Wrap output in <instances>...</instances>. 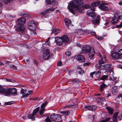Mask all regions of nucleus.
Masks as SVG:
<instances>
[{
    "mask_svg": "<svg viewBox=\"0 0 122 122\" xmlns=\"http://www.w3.org/2000/svg\"><path fill=\"white\" fill-rule=\"evenodd\" d=\"M83 3L82 1L81 0H74L73 2L70 3L68 7L69 11L73 14L76 11L83 13V9H87L90 8L91 6L88 4L84 5L81 8L80 5Z\"/></svg>",
    "mask_w": 122,
    "mask_h": 122,
    "instance_id": "nucleus-1",
    "label": "nucleus"
},
{
    "mask_svg": "<svg viewBox=\"0 0 122 122\" xmlns=\"http://www.w3.org/2000/svg\"><path fill=\"white\" fill-rule=\"evenodd\" d=\"M82 50L83 52L86 53L89 52V56L90 59H92L94 57L95 53L94 50L93 49H91V47L89 46H85L83 48Z\"/></svg>",
    "mask_w": 122,
    "mask_h": 122,
    "instance_id": "nucleus-2",
    "label": "nucleus"
},
{
    "mask_svg": "<svg viewBox=\"0 0 122 122\" xmlns=\"http://www.w3.org/2000/svg\"><path fill=\"white\" fill-rule=\"evenodd\" d=\"M116 15L112 18L111 21L112 23L114 25L116 24L119 20L122 19L121 16L122 14L121 12L117 11L116 13Z\"/></svg>",
    "mask_w": 122,
    "mask_h": 122,
    "instance_id": "nucleus-3",
    "label": "nucleus"
},
{
    "mask_svg": "<svg viewBox=\"0 0 122 122\" xmlns=\"http://www.w3.org/2000/svg\"><path fill=\"white\" fill-rule=\"evenodd\" d=\"M50 50L48 49L45 50L43 55V58L45 60L48 59L50 57Z\"/></svg>",
    "mask_w": 122,
    "mask_h": 122,
    "instance_id": "nucleus-4",
    "label": "nucleus"
},
{
    "mask_svg": "<svg viewBox=\"0 0 122 122\" xmlns=\"http://www.w3.org/2000/svg\"><path fill=\"white\" fill-rule=\"evenodd\" d=\"M48 102H46L45 103H43L41 106V109L40 110L39 112V114L40 115H42L44 113V111L45 110V107L46 105L48 104Z\"/></svg>",
    "mask_w": 122,
    "mask_h": 122,
    "instance_id": "nucleus-5",
    "label": "nucleus"
},
{
    "mask_svg": "<svg viewBox=\"0 0 122 122\" xmlns=\"http://www.w3.org/2000/svg\"><path fill=\"white\" fill-rule=\"evenodd\" d=\"M55 39L57 45L61 46L63 42L61 37H55Z\"/></svg>",
    "mask_w": 122,
    "mask_h": 122,
    "instance_id": "nucleus-6",
    "label": "nucleus"
},
{
    "mask_svg": "<svg viewBox=\"0 0 122 122\" xmlns=\"http://www.w3.org/2000/svg\"><path fill=\"white\" fill-rule=\"evenodd\" d=\"M25 20L24 18L22 17L18 19L17 20V22L19 24L22 25L25 24Z\"/></svg>",
    "mask_w": 122,
    "mask_h": 122,
    "instance_id": "nucleus-7",
    "label": "nucleus"
},
{
    "mask_svg": "<svg viewBox=\"0 0 122 122\" xmlns=\"http://www.w3.org/2000/svg\"><path fill=\"white\" fill-rule=\"evenodd\" d=\"M36 27V25L35 22L32 21L29 25V28L31 30H34Z\"/></svg>",
    "mask_w": 122,
    "mask_h": 122,
    "instance_id": "nucleus-8",
    "label": "nucleus"
},
{
    "mask_svg": "<svg viewBox=\"0 0 122 122\" xmlns=\"http://www.w3.org/2000/svg\"><path fill=\"white\" fill-rule=\"evenodd\" d=\"M112 57L116 59L121 60L122 59V56H121L119 54L113 53L112 55Z\"/></svg>",
    "mask_w": 122,
    "mask_h": 122,
    "instance_id": "nucleus-9",
    "label": "nucleus"
},
{
    "mask_svg": "<svg viewBox=\"0 0 122 122\" xmlns=\"http://www.w3.org/2000/svg\"><path fill=\"white\" fill-rule=\"evenodd\" d=\"M76 59L79 61L80 62H84L85 59L84 56L82 55H78L76 57Z\"/></svg>",
    "mask_w": 122,
    "mask_h": 122,
    "instance_id": "nucleus-10",
    "label": "nucleus"
},
{
    "mask_svg": "<svg viewBox=\"0 0 122 122\" xmlns=\"http://www.w3.org/2000/svg\"><path fill=\"white\" fill-rule=\"evenodd\" d=\"M84 108L86 109V110L92 111L96 109L97 107L95 106H85Z\"/></svg>",
    "mask_w": 122,
    "mask_h": 122,
    "instance_id": "nucleus-11",
    "label": "nucleus"
},
{
    "mask_svg": "<svg viewBox=\"0 0 122 122\" xmlns=\"http://www.w3.org/2000/svg\"><path fill=\"white\" fill-rule=\"evenodd\" d=\"M107 5L102 4L99 6V8L100 9L103 11L107 10L108 8Z\"/></svg>",
    "mask_w": 122,
    "mask_h": 122,
    "instance_id": "nucleus-12",
    "label": "nucleus"
},
{
    "mask_svg": "<svg viewBox=\"0 0 122 122\" xmlns=\"http://www.w3.org/2000/svg\"><path fill=\"white\" fill-rule=\"evenodd\" d=\"M61 38L63 42L65 44L69 42V38L67 36L64 35Z\"/></svg>",
    "mask_w": 122,
    "mask_h": 122,
    "instance_id": "nucleus-13",
    "label": "nucleus"
},
{
    "mask_svg": "<svg viewBox=\"0 0 122 122\" xmlns=\"http://www.w3.org/2000/svg\"><path fill=\"white\" fill-rule=\"evenodd\" d=\"M101 59L98 61V62L100 64H103L106 63V56L103 55V58L101 56Z\"/></svg>",
    "mask_w": 122,
    "mask_h": 122,
    "instance_id": "nucleus-14",
    "label": "nucleus"
},
{
    "mask_svg": "<svg viewBox=\"0 0 122 122\" xmlns=\"http://www.w3.org/2000/svg\"><path fill=\"white\" fill-rule=\"evenodd\" d=\"M60 113L66 116H69L70 114V111L69 110L62 111L60 112Z\"/></svg>",
    "mask_w": 122,
    "mask_h": 122,
    "instance_id": "nucleus-15",
    "label": "nucleus"
},
{
    "mask_svg": "<svg viewBox=\"0 0 122 122\" xmlns=\"http://www.w3.org/2000/svg\"><path fill=\"white\" fill-rule=\"evenodd\" d=\"M118 114L117 112H116L114 113L112 118V120L114 122H117V117Z\"/></svg>",
    "mask_w": 122,
    "mask_h": 122,
    "instance_id": "nucleus-16",
    "label": "nucleus"
},
{
    "mask_svg": "<svg viewBox=\"0 0 122 122\" xmlns=\"http://www.w3.org/2000/svg\"><path fill=\"white\" fill-rule=\"evenodd\" d=\"M55 2V0H46V5H54Z\"/></svg>",
    "mask_w": 122,
    "mask_h": 122,
    "instance_id": "nucleus-17",
    "label": "nucleus"
},
{
    "mask_svg": "<svg viewBox=\"0 0 122 122\" xmlns=\"http://www.w3.org/2000/svg\"><path fill=\"white\" fill-rule=\"evenodd\" d=\"M4 93L6 95H10V88H8L6 89H5Z\"/></svg>",
    "mask_w": 122,
    "mask_h": 122,
    "instance_id": "nucleus-18",
    "label": "nucleus"
},
{
    "mask_svg": "<svg viewBox=\"0 0 122 122\" xmlns=\"http://www.w3.org/2000/svg\"><path fill=\"white\" fill-rule=\"evenodd\" d=\"M57 116V115L53 113V114L51 115L50 116V118L51 120L56 121V117Z\"/></svg>",
    "mask_w": 122,
    "mask_h": 122,
    "instance_id": "nucleus-19",
    "label": "nucleus"
},
{
    "mask_svg": "<svg viewBox=\"0 0 122 122\" xmlns=\"http://www.w3.org/2000/svg\"><path fill=\"white\" fill-rule=\"evenodd\" d=\"M16 31H20L23 32L24 30V27L23 26H20L18 28H17L15 29Z\"/></svg>",
    "mask_w": 122,
    "mask_h": 122,
    "instance_id": "nucleus-20",
    "label": "nucleus"
},
{
    "mask_svg": "<svg viewBox=\"0 0 122 122\" xmlns=\"http://www.w3.org/2000/svg\"><path fill=\"white\" fill-rule=\"evenodd\" d=\"M118 91V88L117 87L114 86L113 87L112 89V93L114 95L117 93Z\"/></svg>",
    "mask_w": 122,
    "mask_h": 122,
    "instance_id": "nucleus-21",
    "label": "nucleus"
},
{
    "mask_svg": "<svg viewBox=\"0 0 122 122\" xmlns=\"http://www.w3.org/2000/svg\"><path fill=\"white\" fill-rule=\"evenodd\" d=\"M64 21L65 22L67 26V28L69 27V25L71 24V21L67 18H66L64 20Z\"/></svg>",
    "mask_w": 122,
    "mask_h": 122,
    "instance_id": "nucleus-22",
    "label": "nucleus"
},
{
    "mask_svg": "<svg viewBox=\"0 0 122 122\" xmlns=\"http://www.w3.org/2000/svg\"><path fill=\"white\" fill-rule=\"evenodd\" d=\"M10 94L14 95L17 93L16 89L15 88H10Z\"/></svg>",
    "mask_w": 122,
    "mask_h": 122,
    "instance_id": "nucleus-23",
    "label": "nucleus"
},
{
    "mask_svg": "<svg viewBox=\"0 0 122 122\" xmlns=\"http://www.w3.org/2000/svg\"><path fill=\"white\" fill-rule=\"evenodd\" d=\"M100 20V17L99 16H97L96 19L92 20V22L94 24H98Z\"/></svg>",
    "mask_w": 122,
    "mask_h": 122,
    "instance_id": "nucleus-24",
    "label": "nucleus"
},
{
    "mask_svg": "<svg viewBox=\"0 0 122 122\" xmlns=\"http://www.w3.org/2000/svg\"><path fill=\"white\" fill-rule=\"evenodd\" d=\"M107 86L104 83H103L100 86V91L101 92H102Z\"/></svg>",
    "mask_w": 122,
    "mask_h": 122,
    "instance_id": "nucleus-25",
    "label": "nucleus"
},
{
    "mask_svg": "<svg viewBox=\"0 0 122 122\" xmlns=\"http://www.w3.org/2000/svg\"><path fill=\"white\" fill-rule=\"evenodd\" d=\"M106 108L109 114L111 115L112 114L113 110V108L108 107H107Z\"/></svg>",
    "mask_w": 122,
    "mask_h": 122,
    "instance_id": "nucleus-26",
    "label": "nucleus"
},
{
    "mask_svg": "<svg viewBox=\"0 0 122 122\" xmlns=\"http://www.w3.org/2000/svg\"><path fill=\"white\" fill-rule=\"evenodd\" d=\"M61 116L60 114L57 115V116L56 117V122H60L61 121Z\"/></svg>",
    "mask_w": 122,
    "mask_h": 122,
    "instance_id": "nucleus-27",
    "label": "nucleus"
},
{
    "mask_svg": "<svg viewBox=\"0 0 122 122\" xmlns=\"http://www.w3.org/2000/svg\"><path fill=\"white\" fill-rule=\"evenodd\" d=\"M22 13L20 14V15L23 16L25 17H28L30 16V15L27 13H26L25 12H22Z\"/></svg>",
    "mask_w": 122,
    "mask_h": 122,
    "instance_id": "nucleus-28",
    "label": "nucleus"
},
{
    "mask_svg": "<svg viewBox=\"0 0 122 122\" xmlns=\"http://www.w3.org/2000/svg\"><path fill=\"white\" fill-rule=\"evenodd\" d=\"M100 4L101 3L99 2H96L92 3L91 5L94 7L98 6L100 5Z\"/></svg>",
    "mask_w": 122,
    "mask_h": 122,
    "instance_id": "nucleus-29",
    "label": "nucleus"
},
{
    "mask_svg": "<svg viewBox=\"0 0 122 122\" xmlns=\"http://www.w3.org/2000/svg\"><path fill=\"white\" fill-rule=\"evenodd\" d=\"M60 31V30L58 29H53L52 31V33H54L55 34H57L59 33Z\"/></svg>",
    "mask_w": 122,
    "mask_h": 122,
    "instance_id": "nucleus-30",
    "label": "nucleus"
},
{
    "mask_svg": "<svg viewBox=\"0 0 122 122\" xmlns=\"http://www.w3.org/2000/svg\"><path fill=\"white\" fill-rule=\"evenodd\" d=\"M74 106L72 105H68L63 107V108H74Z\"/></svg>",
    "mask_w": 122,
    "mask_h": 122,
    "instance_id": "nucleus-31",
    "label": "nucleus"
},
{
    "mask_svg": "<svg viewBox=\"0 0 122 122\" xmlns=\"http://www.w3.org/2000/svg\"><path fill=\"white\" fill-rule=\"evenodd\" d=\"M108 76L109 75H104L101 77L100 79L102 80H106L107 79Z\"/></svg>",
    "mask_w": 122,
    "mask_h": 122,
    "instance_id": "nucleus-32",
    "label": "nucleus"
},
{
    "mask_svg": "<svg viewBox=\"0 0 122 122\" xmlns=\"http://www.w3.org/2000/svg\"><path fill=\"white\" fill-rule=\"evenodd\" d=\"M56 7L55 8H50L47 9V11H48V13H50L51 12L54 11Z\"/></svg>",
    "mask_w": 122,
    "mask_h": 122,
    "instance_id": "nucleus-33",
    "label": "nucleus"
},
{
    "mask_svg": "<svg viewBox=\"0 0 122 122\" xmlns=\"http://www.w3.org/2000/svg\"><path fill=\"white\" fill-rule=\"evenodd\" d=\"M34 115L33 114L30 115L28 117L29 118L32 119L33 120H35V118L34 116Z\"/></svg>",
    "mask_w": 122,
    "mask_h": 122,
    "instance_id": "nucleus-34",
    "label": "nucleus"
},
{
    "mask_svg": "<svg viewBox=\"0 0 122 122\" xmlns=\"http://www.w3.org/2000/svg\"><path fill=\"white\" fill-rule=\"evenodd\" d=\"M47 13H48V11H47V9L43 11L41 13V14L42 15H46Z\"/></svg>",
    "mask_w": 122,
    "mask_h": 122,
    "instance_id": "nucleus-35",
    "label": "nucleus"
},
{
    "mask_svg": "<svg viewBox=\"0 0 122 122\" xmlns=\"http://www.w3.org/2000/svg\"><path fill=\"white\" fill-rule=\"evenodd\" d=\"M39 108L40 107H39L35 109L33 111V114L34 115H35L39 110Z\"/></svg>",
    "mask_w": 122,
    "mask_h": 122,
    "instance_id": "nucleus-36",
    "label": "nucleus"
},
{
    "mask_svg": "<svg viewBox=\"0 0 122 122\" xmlns=\"http://www.w3.org/2000/svg\"><path fill=\"white\" fill-rule=\"evenodd\" d=\"M105 69L109 70L110 69V66L109 64L105 65L104 66Z\"/></svg>",
    "mask_w": 122,
    "mask_h": 122,
    "instance_id": "nucleus-37",
    "label": "nucleus"
},
{
    "mask_svg": "<svg viewBox=\"0 0 122 122\" xmlns=\"http://www.w3.org/2000/svg\"><path fill=\"white\" fill-rule=\"evenodd\" d=\"M5 90V89L0 86V93H3Z\"/></svg>",
    "mask_w": 122,
    "mask_h": 122,
    "instance_id": "nucleus-38",
    "label": "nucleus"
},
{
    "mask_svg": "<svg viewBox=\"0 0 122 122\" xmlns=\"http://www.w3.org/2000/svg\"><path fill=\"white\" fill-rule=\"evenodd\" d=\"M50 119V117H47V118L45 120L46 122H52L51 121Z\"/></svg>",
    "mask_w": 122,
    "mask_h": 122,
    "instance_id": "nucleus-39",
    "label": "nucleus"
},
{
    "mask_svg": "<svg viewBox=\"0 0 122 122\" xmlns=\"http://www.w3.org/2000/svg\"><path fill=\"white\" fill-rule=\"evenodd\" d=\"M36 34V32L34 30L33 31H31L30 32V35L31 36H34Z\"/></svg>",
    "mask_w": 122,
    "mask_h": 122,
    "instance_id": "nucleus-40",
    "label": "nucleus"
},
{
    "mask_svg": "<svg viewBox=\"0 0 122 122\" xmlns=\"http://www.w3.org/2000/svg\"><path fill=\"white\" fill-rule=\"evenodd\" d=\"M101 73V71L99 70L97 71L96 74L97 76L98 77H99Z\"/></svg>",
    "mask_w": 122,
    "mask_h": 122,
    "instance_id": "nucleus-41",
    "label": "nucleus"
},
{
    "mask_svg": "<svg viewBox=\"0 0 122 122\" xmlns=\"http://www.w3.org/2000/svg\"><path fill=\"white\" fill-rule=\"evenodd\" d=\"M13 103V102H5V105H10Z\"/></svg>",
    "mask_w": 122,
    "mask_h": 122,
    "instance_id": "nucleus-42",
    "label": "nucleus"
},
{
    "mask_svg": "<svg viewBox=\"0 0 122 122\" xmlns=\"http://www.w3.org/2000/svg\"><path fill=\"white\" fill-rule=\"evenodd\" d=\"M20 92L21 94L23 96L25 93V90L24 89H22Z\"/></svg>",
    "mask_w": 122,
    "mask_h": 122,
    "instance_id": "nucleus-43",
    "label": "nucleus"
},
{
    "mask_svg": "<svg viewBox=\"0 0 122 122\" xmlns=\"http://www.w3.org/2000/svg\"><path fill=\"white\" fill-rule=\"evenodd\" d=\"M10 66L11 68L13 69L14 70L16 69V67L14 65H11Z\"/></svg>",
    "mask_w": 122,
    "mask_h": 122,
    "instance_id": "nucleus-44",
    "label": "nucleus"
},
{
    "mask_svg": "<svg viewBox=\"0 0 122 122\" xmlns=\"http://www.w3.org/2000/svg\"><path fill=\"white\" fill-rule=\"evenodd\" d=\"M12 0H4V3L5 4H7L10 2Z\"/></svg>",
    "mask_w": 122,
    "mask_h": 122,
    "instance_id": "nucleus-45",
    "label": "nucleus"
},
{
    "mask_svg": "<svg viewBox=\"0 0 122 122\" xmlns=\"http://www.w3.org/2000/svg\"><path fill=\"white\" fill-rule=\"evenodd\" d=\"M71 54V53L69 51H67L65 52V55L67 56H69Z\"/></svg>",
    "mask_w": 122,
    "mask_h": 122,
    "instance_id": "nucleus-46",
    "label": "nucleus"
},
{
    "mask_svg": "<svg viewBox=\"0 0 122 122\" xmlns=\"http://www.w3.org/2000/svg\"><path fill=\"white\" fill-rule=\"evenodd\" d=\"M57 65L58 66H62V65L61 62L60 61H59L58 62Z\"/></svg>",
    "mask_w": 122,
    "mask_h": 122,
    "instance_id": "nucleus-47",
    "label": "nucleus"
},
{
    "mask_svg": "<svg viewBox=\"0 0 122 122\" xmlns=\"http://www.w3.org/2000/svg\"><path fill=\"white\" fill-rule=\"evenodd\" d=\"M29 94L28 93H26L25 95L24 94L22 96V97H28L29 95Z\"/></svg>",
    "mask_w": 122,
    "mask_h": 122,
    "instance_id": "nucleus-48",
    "label": "nucleus"
},
{
    "mask_svg": "<svg viewBox=\"0 0 122 122\" xmlns=\"http://www.w3.org/2000/svg\"><path fill=\"white\" fill-rule=\"evenodd\" d=\"M96 38L99 40H101L103 38L102 37H99L98 36H96Z\"/></svg>",
    "mask_w": 122,
    "mask_h": 122,
    "instance_id": "nucleus-49",
    "label": "nucleus"
},
{
    "mask_svg": "<svg viewBox=\"0 0 122 122\" xmlns=\"http://www.w3.org/2000/svg\"><path fill=\"white\" fill-rule=\"evenodd\" d=\"M118 53L121 56L122 55V49H121L118 51Z\"/></svg>",
    "mask_w": 122,
    "mask_h": 122,
    "instance_id": "nucleus-50",
    "label": "nucleus"
},
{
    "mask_svg": "<svg viewBox=\"0 0 122 122\" xmlns=\"http://www.w3.org/2000/svg\"><path fill=\"white\" fill-rule=\"evenodd\" d=\"M95 73V72H92L90 73V75L92 78H93V75Z\"/></svg>",
    "mask_w": 122,
    "mask_h": 122,
    "instance_id": "nucleus-51",
    "label": "nucleus"
},
{
    "mask_svg": "<svg viewBox=\"0 0 122 122\" xmlns=\"http://www.w3.org/2000/svg\"><path fill=\"white\" fill-rule=\"evenodd\" d=\"M116 27L117 28H119L121 27H122V22L119 25H117Z\"/></svg>",
    "mask_w": 122,
    "mask_h": 122,
    "instance_id": "nucleus-52",
    "label": "nucleus"
},
{
    "mask_svg": "<svg viewBox=\"0 0 122 122\" xmlns=\"http://www.w3.org/2000/svg\"><path fill=\"white\" fill-rule=\"evenodd\" d=\"M101 64H99L98 65H97V67L98 69H99L101 67Z\"/></svg>",
    "mask_w": 122,
    "mask_h": 122,
    "instance_id": "nucleus-53",
    "label": "nucleus"
},
{
    "mask_svg": "<svg viewBox=\"0 0 122 122\" xmlns=\"http://www.w3.org/2000/svg\"><path fill=\"white\" fill-rule=\"evenodd\" d=\"M91 34L92 35H93V36H96V33L95 32H91Z\"/></svg>",
    "mask_w": 122,
    "mask_h": 122,
    "instance_id": "nucleus-54",
    "label": "nucleus"
},
{
    "mask_svg": "<svg viewBox=\"0 0 122 122\" xmlns=\"http://www.w3.org/2000/svg\"><path fill=\"white\" fill-rule=\"evenodd\" d=\"M90 64V63H84L83 64V66H88V65H89Z\"/></svg>",
    "mask_w": 122,
    "mask_h": 122,
    "instance_id": "nucleus-55",
    "label": "nucleus"
},
{
    "mask_svg": "<svg viewBox=\"0 0 122 122\" xmlns=\"http://www.w3.org/2000/svg\"><path fill=\"white\" fill-rule=\"evenodd\" d=\"M84 72L83 71L81 70L79 72V74L81 75H82L83 73Z\"/></svg>",
    "mask_w": 122,
    "mask_h": 122,
    "instance_id": "nucleus-56",
    "label": "nucleus"
},
{
    "mask_svg": "<svg viewBox=\"0 0 122 122\" xmlns=\"http://www.w3.org/2000/svg\"><path fill=\"white\" fill-rule=\"evenodd\" d=\"M109 21H107L106 22V23H105L104 24L105 25H109Z\"/></svg>",
    "mask_w": 122,
    "mask_h": 122,
    "instance_id": "nucleus-57",
    "label": "nucleus"
},
{
    "mask_svg": "<svg viewBox=\"0 0 122 122\" xmlns=\"http://www.w3.org/2000/svg\"><path fill=\"white\" fill-rule=\"evenodd\" d=\"M107 97H109L111 96V94L109 93H107L106 94Z\"/></svg>",
    "mask_w": 122,
    "mask_h": 122,
    "instance_id": "nucleus-58",
    "label": "nucleus"
},
{
    "mask_svg": "<svg viewBox=\"0 0 122 122\" xmlns=\"http://www.w3.org/2000/svg\"><path fill=\"white\" fill-rule=\"evenodd\" d=\"M107 121V120H101L98 122H106Z\"/></svg>",
    "mask_w": 122,
    "mask_h": 122,
    "instance_id": "nucleus-59",
    "label": "nucleus"
},
{
    "mask_svg": "<svg viewBox=\"0 0 122 122\" xmlns=\"http://www.w3.org/2000/svg\"><path fill=\"white\" fill-rule=\"evenodd\" d=\"M2 5L1 6H0V13L2 11Z\"/></svg>",
    "mask_w": 122,
    "mask_h": 122,
    "instance_id": "nucleus-60",
    "label": "nucleus"
},
{
    "mask_svg": "<svg viewBox=\"0 0 122 122\" xmlns=\"http://www.w3.org/2000/svg\"><path fill=\"white\" fill-rule=\"evenodd\" d=\"M76 82H77V81H76V80H74L72 81V83H74Z\"/></svg>",
    "mask_w": 122,
    "mask_h": 122,
    "instance_id": "nucleus-61",
    "label": "nucleus"
},
{
    "mask_svg": "<svg viewBox=\"0 0 122 122\" xmlns=\"http://www.w3.org/2000/svg\"><path fill=\"white\" fill-rule=\"evenodd\" d=\"M99 99H102V100L103 101H105V100L102 97H100Z\"/></svg>",
    "mask_w": 122,
    "mask_h": 122,
    "instance_id": "nucleus-62",
    "label": "nucleus"
},
{
    "mask_svg": "<svg viewBox=\"0 0 122 122\" xmlns=\"http://www.w3.org/2000/svg\"><path fill=\"white\" fill-rule=\"evenodd\" d=\"M91 9L92 10V11H94L95 10V8L94 7H93L91 8Z\"/></svg>",
    "mask_w": 122,
    "mask_h": 122,
    "instance_id": "nucleus-63",
    "label": "nucleus"
},
{
    "mask_svg": "<svg viewBox=\"0 0 122 122\" xmlns=\"http://www.w3.org/2000/svg\"><path fill=\"white\" fill-rule=\"evenodd\" d=\"M122 97V93L119 95V96L118 97Z\"/></svg>",
    "mask_w": 122,
    "mask_h": 122,
    "instance_id": "nucleus-64",
    "label": "nucleus"
}]
</instances>
